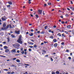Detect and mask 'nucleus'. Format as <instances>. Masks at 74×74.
I'll return each instance as SVG.
<instances>
[{"label":"nucleus","mask_w":74,"mask_h":74,"mask_svg":"<svg viewBox=\"0 0 74 74\" xmlns=\"http://www.w3.org/2000/svg\"><path fill=\"white\" fill-rule=\"evenodd\" d=\"M6 26V24L5 23H4L3 25V27H5Z\"/></svg>","instance_id":"6e6552de"},{"label":"nucleus","mask_w":74,"mask_h":74,"mask_svg":"<svg viewBox=\"0 0 74 74\" xmlns=\"http://www.w3.org/2000/svg\"><path fill=\"white\" fill-rule=\"evenodd\" d=\"M7 40H8V42H10V38H7Z\"/></svg>","instance_id":"c9c22d12"},{"label":"nucleus","mask_w":74,"mask_h":74,"mask_svg":"<svg viewBox=\"0 0 74 74\" xmlns=\"http://www.w3.org/2000/svg\"><path fill=\"white\" fill-rule=\"evenodd\" d=\"M12 51L13 52H16V50H15V49H14L12 50Z\"/></svg>","instance_id":"6ab92c4d"},{"label":"nucleus","mask_w":74,"mask_h":74,"mask_svg":"<svg viewBox=\"0 0 74 74\" xmlns=\"http://www.w3.org/2000/svg\"><path fill=\"white\" fill-rule=\"evenodd\" d=\"M24 53H25V52L24 51H23L21 52L22 54H23Z\"/></svg>","instance_id":"58836bf2"},{"label":"nucleus","mask_w":74,"mask_h":74,"mask_svg":"<svg viewBox=\"0 0 74 74\" xmlns=\"http://www.w3.org/2000/svg\"><path fill=\"white\" fill-rule=\"evenodd\" d=\"M60 17H61V18H62L63 19V15H61L60 16Z\"/></svg>","instance_id":"37998d69"},{"label":"nucleus","mask_w":74,"mask_h":74,"mask_svg":"<svg viewBox=\"0 0 74 74\" xmlns=\"http://www.w3.org/2000/svg\"><path fill=\"white\" fill-rule=\"evenodd\" d=\"M52 74H55V72L52 71L51 72Z\"/></svg>","instance_id":"72a5a7b5"},{"label":"nucleus","mask_w":74,"mask_h":74,"mask_svg":"<svg viewBox=\"0 0 74 74\" xmlns=\"http://www.w3.org/2000/svg\"><path fill=\"white\" fill-rule=\"evenodd\" d=\"M42 52H43V53H45H45H46V51H45V50H42Z\"/></svg>","instance_id":"412c9836"},{"label":"nucleus","mask_w":74,"mask_h":74,"mask_svg":"<svg viewBox=\"0 0 74 74\" xmlns=\"http://www.w3.org/2000/svg\"><path fill=\"white\" fill-rule=\"evenodd\" d=\"M38 11L39 12V14H42V10H39Z\"/></svg>","instance_id":"423d86ee"},{"label":"nucleus","mask_w":74,"mask_h":74,"mask_svg":"<svg viewBox=\"0 0 74 74\" xmlns=\"http://www.w3.org/2000/svg\"><path fill=\"white\" fill-rule=\"evenodd\" d=\"M53 27H54V28H56V25H54L53 26Z\"/></svg>","instance_id":"6e6d98bb"},{"label":"nucleus","mask_w":74,"mask_h":74,"mask_svg":"<svg viewBox=\"0 0 74 74\" xmlns=\"http://www.w3.org/2000/svg\"><path fill=\"white\" fill-rule=\"evenodd\" d=\"M40 31H38L37 32V33H40Z\"/></svg>","instance_id":"e2e57ef3"},{"label":"nucleus","mask_w":74,"mask_h":74,"mask_svg":"<svg viewBox=\"0 0 74 74\" xmlns=\"http://www.w3.org/2000/svg\"><path fill=\"white\" fill-rule=\"evenodd\" d=\"M7 73H8V74H11V73H10V72H8Z\"/></svg>","instance_id":"338daca9"},{"label":"nucleus","mask_w":74,"mask_h":74,"mask_svg":"<svg viewBox=\"0 0 74 74\" xmlns=\"http://www.w3.org/2000/svg\"><path fill=\"white\" fill-rule=\"evenodd\" d=\"M57 36H59L60 37H61V35L60 34V33H58L57 34Z\"/></svg>","instance_id":"dca6fc26"},{"label":"nucleus","mask_w":74,"mask_h":74,"mask_svg":"<svg viewBox=\"0 0 74 74\" xmlns=\"http://www.w3.org/2000/svg\"><path fill=\"white\" fill-rule=\"evenodd\" d=\"M36 18H38L39 17L38 15V14H36Z\"/></svg>","instance_id":"c756f323"},{"label":"nucleus","mask_w":74,"mask_h":74,"mask_svg":"<svg viewBox=\"0 0 74 74\" xmlns=\"http://www.w3.org/2000/svg\"><path fill=\"white\" fill-rule=\"evenodd\" d=\"M23 48H21L20 49H21V51H23Z\"/></svg>","instance_id":"680f3d73"},{"label":"nucleus","mask_w":74,"mask_h":74,"mask_svg":"<svg viewBox=\"0 0 74 74\" xmlns=\"http://www.w3.org/2000/svg\"><path fill=\"white\" fill-rule=\"evenodd\" d=\"M4 71H8V70L7 69H4Z\"/></svg>","instance_id":"0e129e2a"},{"label":"nucleus","mask_w":74,"mask_h":74,"mask_svg":"<svg viewBox=\"0 0 74 74\" xmlns=\"http://www.w3.org/2000/svg\"><path fill=\"white\" fill-rule=\"evenodd\" d=\"M2 20V21H5V20H6V19L5 18H4L3 17H2L1 18Z\"/></svg>","instance_id":"1a4fd4ad"},{"label":"nucleus","mask_w":74,"mask_h":74,"mask_svg":"<svg viewBox=\"0 0 74 74\" xmlns=\"http://www.w3.org/2000/svg\"><path fill=\"white\" fill-rule=\"evenodd\" d=\"M8 4H10V5H12V2H8Z\"/></svg>","instance_id":"f3484780"},{"label":"nucleus","mask_w":74,"mask_h":74,"mask_svg":"<svg viewBox=\"0 0 74 74\" xmlns=\"http://www.w3.org/2000/svg\"><path fill=\"white\" fill-rule=\"evenodd\" d=\"M15 33H16V34H20V32L19 31H15Z\"/></svg>","instance_id":"20e7f679"},{"label":"nucleus","mask_w":74,"mask_h":74,"mask_svg":"<svg viewBox=\"0 0 74 74\" xmlns=\"http://www.w3.org/2000/svg\"><path fill=\"white\" fill-rule=\"evenodd\" d=\"M10 29H12V26H11V24H10Z\"/></svg>","instance_id":"09e8293b"},{"label":"nucleus","mask_w":74,"mask_h":74,"mask_svg":"<svg viewBox=\"0 0 74 74\" xmlns=\"http://www.w3.org/2000/svg\"><path fill=\"white\" fill-rule=\"evenodd\" d=\"M50 38H53V37L52 36H51L50 37Z\"/></svg>","instance_id":"4c0bfd02"},{"label":"nucleus","mask_w":74,"mask_h":74,"mask_svg":"<svg viewBox=\"0 0 74 74\" xmlns=\"http://www.w3.org/2000/svg\"><path fill=\"white\" fill-rule=\"evenodd\" d=\"M71 15H73V14H74V13L73 12H72L71 13Z\"/></svg>","instance_id":"bf43d9fd"},{"label":"nucleus","mask_w":74,"mask_h":74,"mask_svg":"<svg viewBox=\"0 0 74 74\" xmlns=\"http://www.w3.org/2000/svg\"><path fill=\"white\" fill-rule=\"evenodd\" d=\"M8 48V47L7 46H4V49H7Z\"/></svg>","instance_id":"f704fd0d"},{"label":"nucleus","mask_w":74,"mask_h":74,"mask_svg":"<svg viewBox=\"0 0 74 74\" xmlns=\"http://www.w3.org/2000/svg\"><path fill=\"white\" fill-rule=\"evenodd\" d=\"M70 2L71 4H73V1H71Z\"/></svg>","instance_id":"13d9d810"},{"label":"nucleus","mask_w":74,"mask_h":74,"mask_svg":"<svg viewBox=\"0 0 74 74\" xmlns=\"http://www.w3.org/2000/svg\"><path fill=\"white\" fill-rule=\"evenodd\" d=\"M65 33H66V34H69V33L67 32V31H65Z\"/></svg>","instance_id":"5fc2aeb1"},{"label":"nucleus","mask_w":74,"mask_h":74,"mask_svg":"<svg viewBox=\"0 0 74 74\" xmlns=\"http://www.w3.org/2000/svg\"><path fill=\"white\" fill-rule=\"evenodd\" d=\"M22 40V35H20L19 36V37L18 38V39L17 40V42H18V43H20L21 44H22V43L23 42Z\"/></svg>","instance_id":"f257e3e1"},{"label":"nucleus","mask_w":74,"mask_h":74,"mask_svg":"<svg viewBox=\"0 0 74 74\" xmlns=\"http://www.w3.org/2000/svg\"><path fill=\"white\" fill-rule=\"evenodd\" d=\"M29 48H33V46H29Z\"/></svg>","instance_id":"a878e982"},{"label":"nucleus","mask_w":74,"mask_h":74,"mask_svg":"<svg viewBox=\"0 0 74 74\" xmlns=\"http://www.w3.org/2000/svg\"><path fill=\"white\" fill-rule=\"evenodd\" d=\"M65 16L66 17H68L69 16V15L67 14L65 15Z\"/></svg>","instance_id":"473e14b6"},{"label":"nucleus","mask_w":74,"mask_h":74,"mask_svg":"<svg viewBox=\"0 0 74 74\" xmlns=\"http://www.w3.org/2000/svg\"><path fill=\"white\" fill-rule=\"evenodd\" d=\"M66 52H69V50H68V49H67L66 50Z\"/></svg>","instance_id":"c03bdc74"},{"label":"nucleus","mask_w":74,"mask_h":74,"mask_svg":"<svg viewBox=\"0 0 74 74\" xmlns=\"http://www.w3.org/2000/svg\"><path fill=\"white\" fill-rule=\"evenodd\" d=\"M57 30H58L59 31V32H61V30L59 29H57Z\"/></svg>","instance_id":"de8ad7c7"},{"label":"nucleus","mask_w":74,"mask_h":74,"mask_svg":"<svg viewBox=\"0 0 74 74\" xmlns=\"http://www.w3.org/2000/svg\"><path fill=\"white\" fill-rule=\"evenodd\" d=\"M16 58H13V60H16Z\"/></svg>","instance_id":"e433bc0d"},{"label":"nucleus","mask_w":74,"mask_h":74,"mask_svg":"<svg viewBox=\"0 0 74 74\" xmlns=\"http://www.w3.org/2000/svg\"><path fill=\"white\" fill-rule=\"evenodd\" d=\"M28 3L29 4H31V3H32V2H31L30 1H31V0H28Z\"/></svg>","instance_id":"4be33fe9"},{"label":"nucleus","mask_w":74,"mask_h":74,"mask_svg":"<svg viewBox=\"0 0 74 74\" xmlns=\"http://www.w3.org/2000/svg\"><path fill=\"white\" fill-rule=\"evenodd\" d=\"M51 29H49V33H51Z\"/></svg>","instance_id":"864d4df0"},{"label":"nucleus","mask_w":74,"mask_h":74,"mask_svg":"<svg viewBox=\"0 0 74 74\" xmlns=\"http://www.w3.org/2000/svg\"><path fill=\"white\" fill-rule=\"evenodd\" d=\"M61 23H62V24H64V22L62 21L61 22Z\"/></svg>","instance_id":"8fccbe9b"},{"label":"nucleus","mask_w":74,"mask_h":74,"mask_svg":"<svg viewBox=\"0 0 74 74\" xmlns=\"http://www.w3.org/2000/svg\"><path fill=\"white\" fill-rule=\"evenodd\" d=\"M72 34H73V35H74V30H72Z\"/></svg>","instance_id":"c85d7f7f"},{"label":"nucleus","mask_w":74,"mask_h":74,"mask_svg":"<svg viewBox=\"0 0 74 74\" xmlns=\"http://www.w3.org/2000/svg\"><path fill=\"white\" fill-rule=\"evenodd\" d=\"M44 7H46L47 6V4L45 3L44 5Z\"/></svg>","instance_id":"052dcab7"},{"label":"nucleus","mask_w":74,"mask_h":74,"mask_svg":"<svg viewBox=\"0 0 74 74\" xmlns=\"http://www.w3.org/2000/svg\"><path fill=\"white\" fill-rule=\"evenodd\" d=\"M68 59H71V58L70 57H69Z\"/></svg>","instance_id":"4d7b16f0"},{"label":"nucleus","mask_w":74,"mask_h":74,"mask_svg":"<svg viewBox=\"0 0 74 74\" xmlns=\"http://www.w3.org/2000/svg\"><path fill=\"white\" fill-rule=\"evenodd\" d=\"M64 33H63L62 34V37H65V35H64Z\"/></svg>","instance_id":"bb28decb"},{"label":"nucleus","mask_w":74,"mask_h":74,"mask_svg":"<svg viewBox=\"0 0 74 74\" xmlns=\"http://www.w3.org/2000/svg\"><path fill=\"white\" fill-rule=\"evenodd\" d=\"M14 72L13 71V72H12V73H10V74H14Z\"/></svg>","instance_id":"603ef678"},{"label":"nucleus","mask_w":74,"mask_h":74,"mask_svg":"<svg viewBox=\"0 0 74 74\" xmlns=\"http://www.w3.org/2000/svg\"><path fill=\"white\" fill-rule=\"evenodd\" d=\"M17 53H19V50H17Z\"/></svg>","instance_id":"774afa93"},{"label":"nucleus","mask_w":74,"mask_h":74,"mask_svg":"<svg viewBox=\"0 0 74 74\" xmlns=\"http://www.w3.org/2000/svg\"><path fill=\"white\" fill-rule=\"evenodd\" d=\"M8 27H9V25H8L6 27H5L4 28L3 27L1 28V29L3 30H7V29H8Z\"/></svg>","instance_id":"7ed1b4c3"},{"label":"nucleus","mask_w":74,"mask_h":74,"mask_svg":"<svg viewBox=\"0 0 74 74\" xmlns=\"http://www.w3.org/2000/svg\"><path fill=\"white\" fill-rule=\"evenodd\" d=\"M29 35L30 36H33V34L32 33H31L30 34H29Z\"/></svg>","instance_id":"2eb2a0df"},{"label":"nucleus","mask_w":74,"mask_h":74,"mask_svg":"<svg viewBox=\"0 0 74 74\" xmlns=\"http://www.w3.org/2000/svg\"><path fill=\"white\" fill-rule=\"evenodd\" d=\"M11 36L12 37V38H14V37H15V36L13 34H12L11 35Z\"/></svg>","instance_id":"a211bd4d"},{"label":"nucleus","mask_w":74,"mask_h":74,"mask_svg":"<svg viewBox=\"0 0 74 74\" xmlns=\"http://www.w3.org/2000/svg\"><path fill=\"white\" fill-rule=\"evenodd\" d=\"M16 61L18 63H20V60H19V59H17L16 60Z\"/></svg>","instance_id":"9b49d317"},{"label":"nucleus","mask_w":74,"mask_h":74,"mask_svg":"<svg viewBox=\"0 0 74 74\" xmlns=\"http://www.w3.org/2000/svg\"><path fill=\"white\" fill-rule=\"evenodd\" d=\"M34 30H33V29H31V31L32 32H34Z\"/></svg>","instance_id":"49530a36"},{"label":"nucleus","mask_w":74,"mask_h":74,"mask_svg":"<svg viewBox=\"0 0 74 74\" xmlns=\"http://www.w3.org/2000/svg\"><path fill=\"white\" fill-rule=\"evenodd\" d=\"M13 46L16 48H18L20 47V45L18 44H15L13 45Z\"/></svg>","instance_id":"f03ea898"},{"label":"nucleus","mask_w":74,"mask_h":74,"mask_svg":"<svg viewBox=\"0 0 74 74\" xmlns=\"http://www.w3.org/2000/svg\"><path fill=\"white\" fill-rule=\"evenodd\" d=\"M48 27V26H45V29L46 30V29H47V27Z\"/></svg>","instance_id":"7c9ffc66"},{"label":"nucleus","mask_w":74,"mask_h":74,"mask_svg":"<svg viewBox=\"0 0 74 74\" xmlns=\"http://www.w3.org/2000/svg\"><path fill=\"white\" fill-rule=\"evenodd\" d=\"M56 74H59V72L58 71H57L56 72Z\"/></svg>","instance_id":"393cba45"},{"label":"nucleus","mask_w":74,"mask_h":74,"mask_svg":"<svg viewBox=\"0 0 74 74\" xmlns=\"http://www.w3.org/2000/svg\"><path fill=\"white\" fill-rule=\"evenodd\" d=\"M37 47V45H34V48H36V47Z\"/></svg>","instance_id":"5701e85b"},{"label":"nucleus","mask_w":74,"mask_h":74,"mask_svg":"<svg viewBox=\"0 0 74 74\" xmlns=\"http://www.w3.org/2000/svg\"><path fill=\"white\" fill-rule=\"evenodd\" d=\"M28 44H30V45H34V43L32 42H28Z\"/></svg>","instance_id":"39448f33"},{"label":"nucleus","mask_w":74,"mask_h":74,"mask_svg":"<svg viewBox=\"0 0 74 74\" xmlns=\"http://www.w3.org/2000/svg\"><path fill=\"white\" fill-rule=\"evenodd\" d=\"M53 42H56L57 41V40L56 39H54L53 40Z\"/></svg>","instance_id":"f8f14e48"},{"label":"nucleus","mask_w":74,"mask_h":74,"mask_svg":"<svg viewBox=\"0 0 74 74\" xmlns=\"http://www.w3.org/2000/svg\"><path fill=\"white\" fill-rule=\"evenodd\" d=\"M3 44H6V42H3Z\"/></svg>","instance_id":"69168bd1"},{"label":"nucleus","mask_w":74,"mask_h":74,"mask_svg":"<svg viewBox=\"0 0 74 74\" xmlns=\"http://www.w3.org/2000/svg\"><path fill=\"white\" fill-rule=\"evenodd\" d=\"M48 57V55H45V58H47Z\"/></svg>","instance_id":"2f4dec72"},{"label":"nucleus","mask_w":74,"mask_h":74,"mask_svg":"<svg viewBox=\"0 0 74 74\" xmlns=\"http://www.w3.org/2000/svg\"><path fill=\"white\" fill-rule=\"evenodd\" d=\"M48 5H51L52 4L51 2L48 3Z\"/></svg>","instance_id":"b1692460"},{"label":"nucleus","mask_w":74,"mask_h":74,"mask_svg":"<svg viewBox=\"0 0 74 74\" xmlns=\"http://www.w3.org/2000/svg\"><path fill=\"white\" fill-rule=\"evenodd\" d=\"M31 41H32V42H34V40L33 39H31Z\"/></svg>","instance_id":"a18cd8bd"},{"label":"nucleus","mask_w":74,"mask_h":74,"mask_svg":"<svg viewBox=\"0 0 74 74\" xmlns=\"http://www.w3.org/2000/svg\"><path fill=\"white\" fill-rule=\"evenodd\" d=\"M5 52L6 53L8 52H9V50L8 49H6L5 50Z\"/></svg>","instance_id":"9d476101"},{"label":"nucleus","mask_w":74,"mask_h":74,"mask_svg":"<svg viewBox=\"0 0 74 74\" xmlns=\"http://www.w3.org/2000/svg\"><path fill=\"white\" fill-rule=\"evenodd\" d=\"M45 32L44 31H42L41 32V34H45Z\"/></svg>","instance_id":"aec40b11"},{"label":"nucleus","mask_w":74,"mask_h":74,"mask_svg":"<svg viewBox=\"0 0 74 74\" xmlns=\"http://www.w3.org/2000/svg\"><path fill=\"white\" fill-rule=\"evenodd\" d=\"M50 60L51 62H52L53 60V59H52V58H50Z\"/></svg>","instance_id":"ea45409f"},{"label":"nucleus","mask_w":74,"mask_h":74,"mask_svg":"<svg viewBox=\"0 0 74 74\" xmlns=\"http://www.w3.org/2000/svg\"><path fill=\"white\" fill-rule=\"evenodd\" d=\"M71 25H69L67 26V28H70L71 27Z\"/></svg>","instance_id":"4468645a"},{"label":"nucleus","mask_w":74,"mask_h":74,"mask_svg":"<svg viewBox=\"0 0 74 74\" xmlns=\"http://www.w3.org/2000/svg\"><path fill=\"white\" fill-rule=\"evenodd\" d=\"M61 45H64V42H62L61 43Z\"/></svg>","instance_id":"79ce46f5"},{"label":"nucleus","mask_w":74,"mask_h":74,"mask_svg":"<svg viewBox=\"0 0 74 74\" xmlns=\"http://www.w3.org/2000/svg\"><path fill=\"white\" fill-rule=\"evenodd\" d=\"M10 7H11V5H7V8H10Z\"/></svg>","instance_id":"cd10ccee"},{"label":"nucleus","mask_w":74,"mask_h":74,"mask_svg":"<svg viewBox=\"0 0 74 74\" xmlns=\"http://www.w3.org/2000/svg\"><path fill=\"white\" fill-rule=\"evenodd\" d=\"M28 74V73H27V72H26L25 73H24L23 74Z\"/></svg>","instance_id":"3c124183"},{"label":"nucleus","mask_w":74,"mask_h":74,"mask_svg":"<svg viewBox=\"0 0 74 74\" xmlns=\"http://www.w3.org/2000/svg\"><path fill=\"white\" fill-rule=\"evenodd\" d=\"M70 8H71V9L72 11H74V8L71 7H70Z\"/></svg>","instance_id":"ddd939ff"},{"label":"nucleus","mask_w":74,"mask_h":74,"mask_svg":"<svg viewBox=\"0 0 74 74\" xmlns=\"http://www.w3.org/2000/svg\"><path fill=\"white\" fill-rule=\"evenodd\" d=\"M58 46V44L57 43H55L54 45V47H56Z\"/></svg>","instance_id":"0eeeda50"},{"label":"nucleus","mask_w":74,"mask_h":74,"mask_svg":"<svg viewBox=\"0 0 74 74\" xmlns=\"http://www.w3.org/2000/svg\"><path fill=\"white\" fill-rule=\"evenodd\" d=\"M29 51H32V49L29 48L28 49Z\"/></svg>","instance_id":"a19ab883"}]
</instances>
